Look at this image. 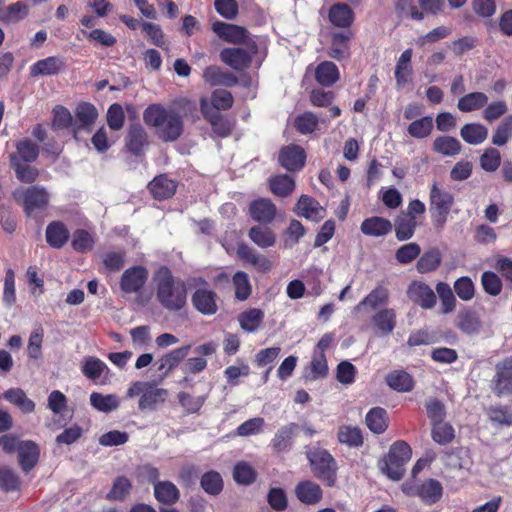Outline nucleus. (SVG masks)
Instances as JSON below:
<instances>
[{"mask_svg":"<svg viewBox=\"0 0 512 512\" xmlns=\"http://www.w3.org/2000/svg\"><path fill=\"white\" fill-rule=\"evenodd\" d=\"M386 411L383 408H372L366 415V424L374 433H382L387 428Z\"/></svg>","mask_w":512,"mask_h":512,"instance_id":"50","label":"nucleus"},{"mask_svg":"<svg viewBox=\"0 0 512 512\" xmlns=\"http://www.w3.org/2000/svg\"><path fill=\"white\" fill-rule=\"evenodd\" d=\"M318 123V117L311 112H305L295 119V127L301 134L314 132L318 127Z\"/></svg>","mask_w":512,"mask_h":512,"instance_id":"60","label":"nucleus"},{"mask_svg":"<svg viewBox=\"0 0 512 512\" xmlns=\"http://www.w3.org/2000/svg\"><path fill=\"white\" fill-rule=\"evenodd\" d=\"M310 464L317 478L333 485L336 477V463L327 451H319L310 456Z\"/></svg>","mask_w":512,"mask_h":512,"instance_id":"8","label":"nucleus"},{"mask_svg":"<svg viewBox=\"0 0 512 512\" xmlns=\"http://www.w3.org/2000/svg\"><path fill=\"white\" fill-rule=\"evenodd\" d=\"M200 109L204 118L211 124L213 131L218 136L226 137L231 133L234 122L214 110L206 98L200 100Z\"/></svg>","mask_w":512,"mask_h":512,"instance_id":"10","label":"nucleus"},{"mask_svg":"<svg viewBox=\"0 0 512 512\" xmlns=\"http://www.w3.org/2000/svg\"><path fill=\"white\" fill-rule=\"evenodd\" d=\"M237 255L243 261L250 263L260 272H267L271 269L272 264L264 255L257 253L256 250L247 244H240L237 247Z\"/></svg>","mask_w":512,"mask_h":512,"instance_id":"21","label":"nucleus"},{"mask_svg":"<svg viewBox=\"0 0 512 512\" xmlns=\"http://www.w3.org/2000/svg\"><path fill=\"white\" fill-rule=\"evenodd\" d=\"M328 373V364L325 354L314 353L310 363L309 379L316 380L324 378Z\"/></svg>","mask_w":512,"mask_h":512,"instance_id":"59","label":"nucleus"},{"mask_svg":"<svg viewBox=\"0 0 512 512\" xmlns=\"http://www.w3.org/2000/svg\"><path fill=\"white\" fill-rule=\"evenodd\" d=\"M396 311L392 308H381L377 310L371 317V323L382 335H389L396 327Z\"/></svg>","mask_w":512,"mask_h":512,"instance_id":"15","label":"nucleus"},{"mask_svg":"<svg viewBox=\"0 0 512 512\" xmlns=\"http://www.w3.org/2000/svg\"><path fill=\"white\" fill-rule=\"evenodd\" d=\"M298 215L311 221H319L325 216V209L313 198L302 195L296 205Z\"/></svg>","mask_w":512,"mask_h":512,"instance_id":"20","label":"nucleus"},{"mask_svg":"<svg viewBox=\"0 0 512 512\" xmlns=\"http://www.w3.org/2000/svg\"><path fill=\"white\" fill-rule=\"evenodd\" d=\"M411 448L404 441L395 442L388 452V455L380 462L381 471L390 479L400 480L404 474V466L411 458Z\"/></svg>","mask_w":512,"mask_h":512,"instance_id":"3","label":"nucleus"},{"mask_svg":"<svg viewBox=\"0 0 512 512\" xmlns=\"http://www.w3.org/2000/svg\"><path fill=\"white\" fill-rule=\"evenodd\" d=\"M412 58V50L406 49L399 57L396 68H395V78L398 86L405 85L409 76L412 73V68L410 65Z\"/></svg>","mask_w":512,"mask_h":512,"instance_id":"46","label":"nucleus"},{"mask_svg":"<svg viewBox=\"0 0 512 512\" xmlns=\"http://www.w3.org/2000/svg\"><path fill=\"white\" fill-rule=\"evenodd\" d=\"M512 137V115L504 118L492 135V143L496 146L505 145Z\"/></svg>","mask_w":512,"mask_h":512,"instance_id":"54","label":"nucleus"},{"mask_svg":"<svg viewBox=\"0 0 512 512\" xmlns=\"http://www.w3.org/2000/svg\"><path fill=\"white\" fill-rule=\"evenodd\" d=\"M441 263V255L438 250H430L424 253L417 262V270L420 273H427L435 270Z\"/></svg>","mask_w":512,"mask_h":512,"instance_id":"57","label":"nucleus"},{"mask_svg":"<svg viewBox=\"0 0 512 512\" xmlns=\"http://www.w3.org/2000/svg\"><path fill=\"white\" fill-rule=\"evenodd\" d=\"M18 460L24 472H29L38 462L39 448L32 441H21L17 446Z\"/></svg>","mask_w":512,"mask_h":512,"instance_id":"18","label":"nucleus"},{"mask_svg":"<svg viewBox=\"0 0 512 512\" xmlns=\"http://www.w3.org/2000/svg\"><path fill=\"white\" fill-rule=\"evenodd\" d=\"M233 285L235 287V297L244 301L248 299L251 294L252 288L247 273L238 271L233 276Z\"/></svg>","mask_w":512,"mask_h":512,"instance_id":"53","label":"nucleus"},{"mask_svg":"<svg viewBox=\"0 0 512 512\" xmlns=\"http://www.w3.org/2000/svg\"><path fill=\"white\" fill-rule=\"evenodd\" d=\"M69 236V231L62 222L54 221L46 228L47 243L53 248L59 249L63 247Z\"/></svg>","mask_w":512,"mask_h":512,"instance_id":"29","label":"nucleus"},{"mask_svg":"<svg viewBox=\"0 0 512 512\" xmlns=\"http://www.w3.org/2000/svg\"><path fill=\"white\" fill-rule=\"evenodd\" d=\"M204 80L213 86L231 87L237 84V77L229 72L223 71L220 67L209 66L204 70Z\"/></svg>","mask_w":512,"mask_h":512,"instance_id":"26","label":"nucleus"},{"mask_svg":"<svg viewBox=\"0 0 512 512\" xmlns=\"http://www.w3.org/2000/svg\"><path fill=\"white\" fill-rule=\"evenodd\" d=\"M402 491L408 496L419 497L426 504H434L442 496V486L434 479H429L421 484L406 482L402 485Z\"/></svg>","mask_w":512,"mask_h":512,"instance_id":"7","label":"nucleus"},{"mask_svg":"<svg viewBox=\"0 0 512 512\" xmlns=\"http://www.w3.org/2000/svg\"><path fill=\"white\" fill-rule=\"evenodd\" d=\"M90 404L100 412L109 413L119 407L120 400L115 394L103 395L93 392L90 395Z\"/></svg>","mask_w":512,"mask_h":512,"instance_id":"42","label":"nucleus"},{"mask_svg":"<svg viewBox=\"0 0 512 512\" xmlns=\"http://www.w3.org/2000/svg\"><path fill=\"white\" fill-rule=\"evenodd\" d=\"M156 299L168 311H179L186 305L185 283L175 278L166 267H161L154 275Z\"/></svg>","mask_w":512,"mask_h":512,"instance_id":"2","label":"nucleus"},{"mask_svg":"<svg viewBox=\"0 0 512 512\" xmlns=\"http://www.w3.org/2000/svg\"><path fill=\"white\" fill-rule=\"evenodd\" d=\"M146 144L147 133L145 129L139 124L131 125L127 136L128 149L137 155L142 151Z\"/></svg>","mask_w":512,"mask_h":512,"instance_id":"43","label":"nucleus"},{"mask_svg":"<svg viewBox=\"0 0 512 512\" xmlns=\"http://www.w3.org/2000/svg\"><path fill=\"white\" fill-rule=\"evenodd\" d=\"M407 295L423 309H432L436 305L435 292L424 282L413 281L407 289Z\"/></svg>","mask_w":512,"mask_h":512,"instance_id":"11","label":"nucleus"},{"mask_svg":"<svg viewBox=\"0 0 512 512\" xmlns=\"http://www.w3.org/2000/svg\"><path fill=\"white\" fill-rule=\"evenodd\" d=\"M278 160L286 170L296 171L304 166L306 154L301 146L291 144L281 149Z\"/></svg>","mask_w":512,"mask_h":512,"instance_id":"12","label":"nucleus"},{"mask_svg":"<svg viewBox=\"0 0 512 512\" xmlns=\"http://www.w3.org/2000/svg\"><path fill=\"white\" fill-rule=\"evenodd\" d=\"M433 150L444 156L452 157L460 153L461 143L454 137L440 136L434 140Z\"/></svg>","mask_w":512,"mask_h":512,"instance_id":"44","label":"nucleus"},{"mask_svg":"<svg viewBox=\"0 0 512 512\" xmlns=\"http://www.w3.org/2000/svg\"><path fill=\"white\" fill-rule=\"evenodd\" d=\"M264 319V312L257 308H251L242 312L238 321L241 328L246 332H255L259 329Z\"/></svg>","mask_w":512,"mask_h":512,"instance_id":"39","label":"nucleus"},{"mask_svg":"<svg viewBox=\"0 0 512 512\" xmlns=\"http://www.w3.org/2000/svg\"><path fill=\"white\" fill-rule=\"evenodd\" d=\"M315 76L319 84L330 87L339 79V71L333 62L324 61L317 66Z\"/></svg>","mask_w":512,"mask_h":512,"instance_id":"41","label":"nucleus"},{"mask_svg":"<svg viewBox=\"0 0 512 512\" xmlns=\"http://www.w3.org/2000/svg\"><path fill=\"white\" fill-rule=\"evenodd\" d=\"M17 157L25 162H33L39 155V147L29 139H24L16 144Z\"/></svg>","mask_w":512,"mask_h":512,"instance_id":"58","label":"nucleus"},{"mask_svg":"<svg viewBox=\"0 0 512 512\" xmlns=\"http://www.w3.org/2000/svg\"><path fill=\"white\" fill-rule=\"evenodd\" d=\"M191 300L195 309L204 315H213L217 311L216 294L206 287L198 288Z\"/></svg>","mask_w":512,"mask_h":512,"instance_id":"16","label":"nucleus"},{"mask_svg":"<svg viewBox=\"0 0 512 512\" xmlns=\"http://www.w3.org/2000/svg\"><path fill=\"white\" fill-rule=\"evenodd\" d=\"M338 440L343 444L354 447L363 444L361 430L354 426H342L338 432Z\"/></svg>","mask_w":512,"mask_h":512,"instance_id":"55","label":"nucleus"},{"mask_svg":"<svg viewBox=\"0 0 512 512\" xmlns=\"http://www.w3.org/2000/svg\"><path fill=\"white\" fill-rule=\"evenodd\" d=\"M462 139L470 145H479L488 137V129L481 123H467L460 130Z\"/></svg>","mask_w":512,"mask_h":512,"instance_id":"30","label":"nucleus"},{"mask_svg":"<svg viewBox=\"0 0 512 512\" xmlns=\"http://www.w3.org/2000/svg\"><path fill=\"white\" fill-rule=\"evenodd\" d=\"M501 162L500 152L495 148H488L480 157V166L487 172H494L498 169Z\"/></svg>","mask_w":512,"mask_h":512,"instance_id":"64","label":"nucleus"},{"mask_svg":"<svg viewBox=\"0 0 512 512\" xmlns=\"http://www.w3.org/2000/svg\"><path fill=\"white\" fill-rule=\"evenodd\" d=\"M294 188V179L289 175H276L270 179V189L277 196L285 197L289 195Z\"/></svg>","mask_w":512,"mask_h":512,"instance_id":"51","label":"nucleus"},{"mask_svg":"<svg viewBox=\"0 0 512 512\" xmlns=\"http://www.w3.org/2000/svg\"><path fill=\"white\" fill-rule=\"evenodd\" d=\"M392 230V223L382 217H370L365 219L361 224L363 234L373 237L387 235Z\"/></svg>","mask_w":512,"mask_h":512,"instance_id":"27","label":"nucleus"},{"mask_svg":"<svg viewBox=\"0 0 512 512\" xmlns=\"http://www.w3.org/2000/svg\"><path fill=\"white\" fill-rule=\"evenodd\" d=\"M508 111V105L504 100L487 103L482 111V118L491 123L500 119Z\"/></svg>","mask_w":512,"mask_h":512,"instance_id":"56","label":"nucleus"},{"mask_svg":"<svg viewBox=\"0 0 512 512\" xmlns=\"http://www.w3.org/2000/svg\"><path fill=\"white\" fill-rule=\"evenodd\" d=\"M387 385L398 392H409L414 387L412 377L403 370H394L386 376Z\"/></svg>","mask_w":512,"mask_h":512,"instance_id":"36","label":"nucleus"},{"mask_svg":"<svg viewBox=\"0 0 512 512\" xmlns=\"http://www.w3.org/2000/svg\"><path fill=\"white\" fill-rule=\"evenodd\" d=\"M105 369H107V366L103 361L95 357H89L84 362L82 372L88 379L97 380Z\"/></svg>","mask_w":512,"mask_h":512,"instance_id":"63","label":"nucleus"},{"mask_svg":"<svg viewBox=\"0 0 512 512\" xmlns=\"http://www.w3.org/2000/svg\"><path fill=\"white\" fill-rule=\"evenodd\" d=\"M245 48H225L220 52L222 62L234 70H242L249 66L252 57L257 53V45L248 40Z\"/></svg>","mask_w":512,"mask_h":512,"instance_id":"6","label":"nucleus"},{"mask_svg":"<svg viewBox=\"0 0 512 512\" xmlns=\"http://www.w3.org/2000/svg\"><path fill=\"white\" fill-rule=\"evenodd\" d=\"M416 228L415 217L401 214L398 216L395 222V233L396 237L400 241L410 239Z\"/></svg>","mask_w":512,"mask_h":512,"instance_id":"48","label":"nucleus"},{"mask_svg":"<svg viewBox=\"0 0 512 512\" xmlns=\"http://www.w3.org/2000/svg\"><path fill=\"white\" fill-rule=\"evenodd\" d=\"M488 95L484 92L473 91L464 94L458 99L457 108L463 113H470L476 110L484 109L488 103Z\"/></svg>","mask_w":512,"mask_h":512,"instance_id":"23","label":"nucleus"},{"mask_svg":"<svg viewBox=\"0 0 512 512\" xmlns=\"http://www.w3.org/2000/svg\"><path fill=\"white\" fill-rule=\"evenodd\" d=\"M10 160L16 176L21 182L32 183L37 179L39 172L36 168L28 164L21 163L15 154L10 156Z\"/></svg>","mask_w":512,"mask_h":512,"instance_id":"49","label":"nucleus"},{"mask_svg":"<svg viewBox=\"0 0 512 512\" xmlns=\"http://www.w3.org/2000/svg\"><path fill=\"white\" fill-rule=\"evenodd\" d=\"M433 129V119L431 116H425L413 121L408 126V133L410 136L422 139L430 135Z\"/></svg>","mask_w":512,"mask_h":512,"instance_id":"52","label":"nucleus"},{"mask_svg":"<svg viewBox=\"0 0 512 512\" xmlns=\"http://www.w3.org/2000/svg\"><path fill=\"white\" fill-rule=\"evenodd\" d=\"M167 397V390L163 388L153 387L149 384L148 388L143 393V396L139 400V409L155 410L157 406L165 401Z\"/></svg>","mask_w":512,"mask_h":512,"instance_id":"28","label":"nucleus"},{"mask_svg":"<svg viewBox=\"0 0 512 512\" xmlns=\"http://www.w3.org/2000/svg\"><path fill=\"white\" fill-rule=\"evenodd\" d=\"M351 38L350 31H343L334 33L332 36V43L329 51L330 57L341 60L348 56V42Z\"/></svg>","mask_w":512,"mask_h":512,"instance_id":"38","label":"nucleus"},{"mask_svg":"<svg viewBox=\"0 0 512 512\" xmlns=\"http://www.w3.org/2000/svg\"><path fill=\"white\" fill-rule=\"evenodd\" d=\"M494 391L499 396L512 392V358H506L497 364Z\"/></svg>","mask_w":512,"mask_h":512,"instance_id":"13","label":"nucleus"},{"mask_svg":"<svg viewBox=\"0 0 512 512\" xmlns=\"http://www.w3.org/2000/svg\"><path fill=\"white\" fill-rule=\"evenodd\" d=\"M143 120L147 126L153 129L154 134L164 142H174L183 133L182 116L173 107L151 104L144 110Z\"/></svg>","mask_w":512,"mask_h":512,"instance_id":"1","label":"nucleus"},{"mask_svg":"<svg viewBox=\"0 0 512 512\" xmlns=\"http://www.w3.org/2000/svg\"><path fill=\"white\" fill-rule=\"evenodd\" d=\"M250 240L258 247L264 249L274 246L276 236L273 231L265 226H254L249 230Z\"/></svg>","mask_w":512,"mask_h":512,"instance_id":"40","label":"nucleus"},{"mask_svg":"<svg viewBox=\"0 0 512 512\" xmlns=\"http://www.w3.org/2000/svg\"><path fill=\"white\" fill-rule=\"evenodd\" d=\"M201 487L209 494L216 495L223 488V481L219 473L211 471L201 478Z\"/></svg>","mask_w":512,"mask_h":512,"instance_id":"61","label":"nucleus"},{"mask_svg":"<svg viewBox=\"0 0 512 512\" xmlns=\"http://www.w3.org/2000/svg\"><path fill=\"white\" fill-rule=\"evenodd\" d=\"M213 31L224 41L229 43H246L248 31L241 26L217 21L212 25Z\"/></svg>","mask_w":512,"mask_h":512,"instance_id":"14","label":"nucleus"},{"mask_svg":"<svg viewBox=\"0 0 512 512\" xmlns=\"http://www.w3.org/2000/svg\"><path fill=\"white\" fill-rule=\"evenodd\" d=\"M149 272L142 265L126 269L120 278V289L124 294H139L145 286Z\"/></svg>","mask_w":512,"mask_h":512,"instance_id":"9","label":"nucleus"},{"mask_svg":"<svg viewBox=\"0 0 512 512\" xmlns=\"http://www.w3.org/2000/svg\"><path fill=\"white\" fill-rule=\"evenodd\" d=\"M436 293L438 294L441 301V313L449 314L453 312L455 310L457 301L453 294L452 288L445 282H439L436 285Z\"/></svg>","mask_w":512,"mask_h":512,"instance_id":"47","label":"nucleus"},{"mask_svg":"<svg viewBox=\"0 0 512 512\" xmlns=\"http://www.w3.org/2000/svg\"><path fill=\"white\" fill-rule=\"evenodd\" d=\"M64 62L61 58L51 56L42 60H38L31 67V75H54L62 70Z\"/></svg>","mask_w":512,"mask_h":512,"instance_id":"34","label":"nucleus"},{"mask_svg":"<svg viewBox=\"0 0 512 512\" xmlns=\"http://www.w3.org/2000/svg\"><path fill=\"white\" fill-rule=\"evenodd\" d=\"M300 426L296 423H289L277 430L273 439L272 447L276 452H283L290 449L293 438L298 434Z\"/></svg>","mask_w":512,"mask_h":512,"instance_id":"19","label":"nucleus"},{"mask_svg":"<svg viewBox=\"0 0 512 512\" xmlns=\"http://www.w3.org/2000/svg\"><path fill=\"white\" fill-rule=\"evenodd\" d=\"M155 199L164 200L173 196L176 192V183L165 175L155 177L148 185Z\"/></svg>","mask_w":512,"mask_h":512,"instance_id":"24","label":"nucleus"},{"mask_svg":"<svg viewBox=\"0 0 512 512\" xmlns=\"http://www.w3.org/2000/svg\"><path fill=\"white\" fill-rule=\"evenodd\" d=\"M390 298L389 290L379 285L375 287L367 296H365L356 306L355 311H360L363 308L376 310L379 307H384L388 304Z\"/></svg>","mask_w":512,"mask_h":512,"instance_id":"17","label":"nucleus"},{"mask_svg":"<svg viewBox=\"0 0 512 512\" xmlns=\"http://www.w3.org/2000/svg\"><path fill=\"white\" fill-rule=\"evenodd\" d=\"M71 244L75 251L83 253L93 248L94 240L87 231L79 229L73 233Z\"/></svg>","mask_w":512,"mask_h":512,"instance_id":"62","label":"nucleus"},{"mask_svg":"<svg viewBox=\"0 0 512 512\" xmlns=\"http://www.w3.org/2000/svg\"><path fill=\"white\" fill-rule=\"evenodd\" d=\"M98 117L96 108L90 103H80L76 108V129H90Z\"/></svg>","mask_w":512,"mask_h":512,"instance_id":"35","label":"nucleus"},{"mask_svg":"<svg viewBox=\"0 0 512 512\" xmlns=\"http://www.w3.org/2000/svg\"><path fill=\"white\" fill-rule=\"evenodd\" d=\"M329 19L338 27H349L353 22V12L347 4H336L329 11Z\"/></svg>","mask_w":512,"mask_h":512,"instance_id":"45","label":"nucleus"},{"mask_svg":"<svg viewBox=\"0 0 512 512\" xmlns=\"http://www.w3.org/2000/svg\"><path fill=\"white\" fill-rule=\"evenodd\" d=\"M429 200L434 224L437 227H442L447 221V216L454 203V197L438 182L434 181L430 188Z\"/></svg>","mask_w":512,"mask_h":512,"instance_id":"4","label":"nucleus"},{"mask_svg":"<svg viewBox=\"0 0 512 512\" xmlns=\"http://www.w3.org/2000/svg\"><path fill=\"white\" fill-rule=\"evenodd\" d=\"M13 198L23 206L27 215L35 210L44 209L49 202V195L45 188L30 186L28 188H17L13 191Z\"/></svg>","mask_w":512,"mask_h":512,"instance_id":"5","label":"nucleus"},{"mask_svg":"<svg viewBox=\"0 0 512 512\" xmlns=\"http://www.w3.org/2000/svg\"><path fill=\"white\" fill-rule=\"evenodd\" d=\"M190 348V345L182 346L162 356L158 362V370L165 373L171 371L188 355Z\"/></svg>","mask_w":512,"mask_h":512,"instance_id":"37","label":"nucleus"},{"mask_svg":"<svg viewBox=\"0 0 512 512\" xmlns=\"http://www.w3.org/2000/svg\"><path fill=\"white\" fill-rule=\"evenodd\" d=\"M3 398L15 405L23 413H32L35 410V403L27 397L20 388H10L3 393Z\"/></svg>","mask_w":512,"mask_h":512,"instance_id":"32","label":"nucleus"},{"mask_svg":"<svg viewBox=\"0 0 512 512\" xmlns=\"http://www.w3.org/2000/svg\"><path fill=\"white\" fill-rule=\"evenodd\" d=\"M154 495L160 503L172 505L178 501L180 492L172 482L159 481L154 484Z\"/></svg>","mask_w":512,"mask_h":512,"instance_id":"33","label":"nucleus"},{"mask_svg":"<svg viewBox=\"0 0 512 512\" xmlns=\"http://www.w3.org/2000/svg\"><path fill=\"white\" fill-rule=\"evenodd\" d=\"M455 326L463 333L471 335L479 332L481 323L475 312L464 309L458 313Z\"/></svg>","mask_w":512,"mask_h":512,"instance_id":"31","label":"nucleus"},{"mask_svg":"<svg viewBox=\"0 0 512 512\" xmlns=\"http://www.w3.org/2000/svg\"><path fill=\"white\" fill-rule=\"evenodd\" d=\"M251 217L260 223H270L276 214V206L269 199H258L250 204Z\"/></svg>","mask_w":512,"mask_h":512,"instance_id":"22","label":"nucleus"},{"mask_svg":"<svg viewBox=\"0 0 512 512\" xmlns=\"http://www.w3.org/2000/svg\"><path fill=\"white\" fill-rule=\"evenodd\" d=\"M297 498L305 504L313 505L322 498V490L318 484L310 480L302 481L295 487Z\"/></svg>","mask_w":512,"mask_h":512,"instance_id":"25","label":"nucleus"}]
</instances>
